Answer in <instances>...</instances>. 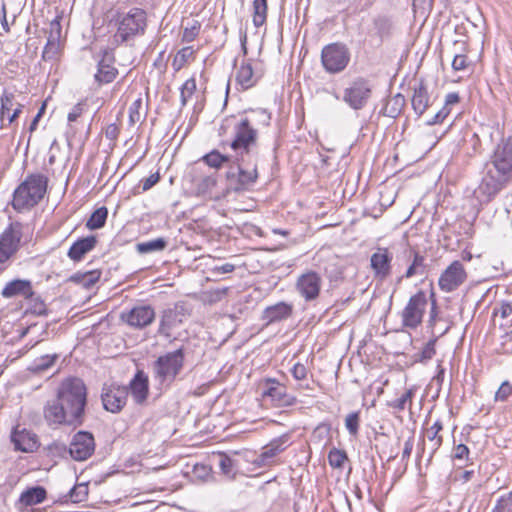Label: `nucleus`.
<instances>
[{"instance_id": "nucleus-62", "label": "nucleus", "mask_w": 512, "mask_h": 512, "mask_svg": "<svg viewBox=\"0 0 512 512\" xmlns=\"http://www.w3.org/2000/svg\"><path fill=\"white\" fill-rule=\"evenodd\" d=\"M234 270L235 265L231 263H225L223 265L213 267L211 271L214 274H227L233 272Z\"/></svg>"}, {"instance_id": "nucleus-17", "label": "nucleus", "mask_w": 512, "mask_h": 512, "mask_svg": "<svg viewBox=\"0 0 512 512\" xmlns=\"http://www.w3.org/2000/svg\"><path fill=\"white\" fill-rule=\"evenodd\" d=\"M115 25H118V32H144L147 28V14L143 9L132 8L117 19Z\"/></svg>"}, {"instance_id": "nucleus-56", "label": "nucleus", "mask_w": 512, "mask_h": 512, "mask_svg": "<svg viewBox=\"0 0 512 512\" xmlns=\"http://www.w3.org/2000/svg\"><path fill=\"white\" fill-rule=\"evenodd\" d=\"M512 314V305L508 302H502L498 307L494 309V315H500L501 318L505 319Z\"/></svg>"}, {"instance_id": "nucleus-25", "label": "nucleus", "mask_w": 512, "mask_h": 512, "mask_svg": "<svg viewBox=\"0 0 512 512\" xmlns=\"http://www.w3.org/2000/svg\"><path fill=\"white\" fill-rule=\"evenodd\" d=\"M11 440L15 448L22 452H33L38 447L37 437L25 429L21 431H14Z\"/></svg>"}, {"instance_id": "nucleus-13", "label": "nucleus", "mask_w": 512, "mask_h": 512, "mask_svg": "<svg viewBox=\"0 0 512 512\" xmlns=\"http://www.w3.org/2000/svg\"><path fill=\"white\" fill-rule=\"evenodd\" d=\"M129 390L125 386L120 385H104L102 389V403L103 407L111 412H120L126 404Z\"/></svg>"}, {"instance_id": "nucleus-39", "label": "nucleus", "mask_w": 512, "mask_h": 512, "mask_svg": "<svg viewBox=\"0 0 512 512\" xmlns=\"http://www.w3.org/2000/svg\"><path fill=\"white\" fill-rule=\"evenodd\" d=\"M447 330H448V327L443 329L441 332H439L438 335L434 336L432 339H430L426 343V345L424 346V348L422 349L421 354H420L421 362H426L433 358V356L436 353L435 346H436L437 339H438V337L444 335L447 332Z\"/></svg>"}, {"instance_id": "nucleus-19", "label": "nucleus", "mask_w": 512, "mask_h": 512, "mask_svg": "<svg viewBox=\"0 0 512 512\" xmlns=\"http://www.w3.org/2000/svg\"><path fill=\"white\" fill-rule=\"evenodd\" d=\"M122 318L128 325L135 328H144L151 324L155 318V311L149 305H140L132 308Z\"/></svg>"}, {"instance_id": "nucleus-44", "label": "nucleus", "mask_w": 512, "mask_h": 512, "mask_svg": "<svg viewBox=\"0 0 512 512\" xmlns=\"http://www.w3.org/2000/svg\"><path fill=\"white\" fill-rule=\"evenodd\" d=\"M424 257L416 253L412 264L408 267L405 277L411 278L415 275L423 274Z\"/></svg>"}, {"instance_id": "nucleus-57", "label": "nucleus", "mask_w": 512, "mask_h": 512, "mask_svg": "<svg viewBox=\"0 0 512 512\" xmlns=\"http://www.w3.org/2000/svg\"><path fill=\"white\" fill-rule=\"evenodd\" d=\"M85 104L82 102L77 103L71 111L68 113V121L74 122L76 121L84 112Z\"/></svg>"}, {"instance_id": "nucleus-6", "label": "nucleus", "mask_w": 512, "mask_h": 512, "mask_svg": "<svg viewBox=\"0 0 512 512\" xmlns=\"http://www.w3.org/2000/svg\"><path fill=\"white\" fill-rule=\"evenodd\" d=\"M372 96V84L364 77L355 78L343 91L342 100L351 109L362 110Z\"/></svg>"}, {"instance_id": "nucleus-10", "label": "nucleus", "mask_w": 512, "mask_h": 512, "mask_svg": "<svg viewBox=\"0 0 512 512\" xmlns=\"http://www.w3.org/2000/svg\"><path fill=\"white\" fill-rule=\"evenodd\" d=\"M289 445L290 437L288 434L273 439L263 447L262 452L252 461L253 465L257 468L272 466L276 462V457L285 451Z\"/></svg>"}, {"instance_id": "nucleus-12", "label": "nucleus", "mask_w": 512, "mask_h": 512, "mask_svg": "<svg viewBox=\"0 0 512 512\" xmlns=\"http://www.w3.org/2000/svg\"><path fill=\"white\" fill-rule=\"evenodd\" d=\"M467 279V272L463 264L455 260L440 275L439 288L446 293L455 291Z\"/></svg>"}, {"instance_id": "nucleus-43", "label": "nucleus", "mask_w": 512, "mask_h": 512, "mask_svg": "<svg viewBox=\"0 0 512 512\" xmlns=\"http://www.w3.org/2000/svg\"><path fill=\"white\" fill-rule=\"evenodd\" d=\"M346 460L347 454L343 450L333 448L328 454L329 464L333 468H342Z\"/></svg>"}, {"instance_id": "nucleus-23", "label": "nucleus", "mask_w": 512, "mask_h": 512, "mask_svg": "<svg viewBox=\"0 0 512 512\" xmlns=\"http://www.w3.org/2000/svg\"><path fill=\"white\" fill-rule=\"evenodd\" d=\"M260 77L261 74L249 62H242L235 74L238 85L244 90L253 87Z\"/></svg>"}, {"instance_id": "nucleus-61", "label": "nucleus", "mask_w": 512, "mask_h": 512, "mask_svg": "<svg viewBox=\"0 0 512 512\" xmlns=\"http://www.w3.org/2000/svg\"><path fill=\"white\" fill-rule=\"evenodd\" d=\"M512 499H508V494L506 496H502L497 500L495 507L491 512H505L508 508V504Z\"/></svg>"}, {"instance_id": "nucleus-15", "label": "nucleus", "mask_w": 512, "mask_h": 512, "mask_svg": "<svg viewBox=\"0 0 512 512\" xmlns=\"http://www.w3.org/2000/svg\"><path fill=\"white\" fill-rule=\"evenodd\" d=\"M95 450L93 435L87 431H78L72 438L69 445V453L76 461L88 459Z\"/></svg>"}, {"instance_id": "nucleus-35", "label": "nucleus", "mask_w": 512, "mask_h": 512, "mask_svg": "<svg viewBox=\"0 0 512 512\" xmlns=\"http://www.w3.org/2000/svg\"><path fill=\"white\" fill-rule=\"evenodd\" d=\"M167 246V242L163 238H156L136 245V250L140 254H147L157 251H163Z\"/></svg>"}, {"instance_id": "nucleus-36", "label": "nucleus", "mask_w": 512, "mask_h": 512, "mask_svg": "<svg viewBox=\"0 0 512 512\" xmlns=\"http://www.w3.org/2000/svg\"><path fill=\"white\" fill-rule=\"evenodd\" d=\"M108 216V210L106 207H100L96 209L90 218L86 222V227L90 230H96L105 225Z\"/></svg>"}, {"instance_id": "nucleus-49", "label": "nucleus", "mask_w": 512, "mask_h": 512, "mask_svg": "<svg viewBox=\"0 0 512 512\" xmlns=\"http://www.w3.org/2000/svg\"><path fill=\"white\" fill-rule=\"evenodd\" d=\"M434 0H413V10L420 16L428 15L433 8Z\"/></svg>"}, {"instance_id": "nucleus-5", "label": "nucleus", "mask_w": 512, "mask_h": 512, "mask_svg": "<svg viewBox=\"0 0 512 512\" xmlns=\"http://www.w3.org/2000/svg\"><path fill=\"white\" fill-rule=\"evenodd\" d=\"M185 353L183 348L159 356L152 365V377L158 388H168L183 369Z\"/></svg>"}, {"instance_id": "nucleus-48", "label": "nucleus", "mask_w": 512, "mask_h": 512, "mask_svg": "<svg viewBox=\"0 0 512 512\" xmlns=\"http://www.w3.org/2000/svg\"><path fill=\"white\" fill-rule=\"evenodd\" d=\"M512 395V384L509 381L501 383L498 390L495 392V402H505Z\"/></svg>"}, {"instance_id": "nucleus-28", "label": "nucleus", "mask_w": 512, "mask_h": 512, "mask_svg": "<svg viewBox=\"0 0 512 512\" xmlns=\"http://www.w3.org/2000/svg\"><path fill=\"white\" fill-rule=\"evenodd\" d=\"M66 41V34H49L46 45L44 47L42 58L44 60L56 59L64 46Z\"/></svg>"}, {"instance_id": "nucleus-33", "label": "nucleus", "mask_w": 512, "mask_h": 512, "mask_svg": "<svg viewBox=\"0 0 512 512\" xmlns=\"http://www.w3.org/2000/svg\"><path fill=\"white\" fill-rule=\"evenodd\" d=\"M443 429L442 422L440 420H436L426 431V437L430 444V458L434 455V453L441 447L443 438L439 434Z\"/></svg>"}, {"instance_id": "nucleus-41", "label": "nucleus", "mask_w": 512, "mask_h": 512, "mask_svg": "<svg viewBox=\"0 0 512 512\" xmlns=\"http://www.w3.org/2000/svg\"><path fill=\"white\" fill-rule=\"evenodd\" d=\"M474 26L468 19L462 21V19L458 16H454L447 22L446 30L447 32H469L470 28Z\"/></svg>"}, {"instance_id": "nucleus-7", "label": "nucleus", "mask_w": 512, "mask_h": 512, "mask_svg": "<svg viewBox=\"0 0 512 512\" xmlns=\"http://www.w3.org/2000/svg\"><path fill=\"white\" fill-rule=\"evenodd\" d=\"M427 305L428 299L424 291L420 290L412 295L401 312L402 326L412 330L418 328L422 323Z\"/></svg>"}, {"instance_id": "nucleus-52", "label": "nucleus", "mask_w": 512, "mask_h": 512, "mask_svg": "<svg viewBox=\"0 0 512 512\" xmlns=\"http://www.w3.org/2000/svg\"><path fill=\"white\" fill-rule=\"evenodd\" d=\"M291 374L295 380L302 381L306 379L308 369L303 363L297 362L291 368Z\"/></svg>"}, {"instance_id": "nucleus-11", "label": "nucleus", "mask_w": 512, "mask_h": 512, "mask_svg": "<svg viewBox=\"0 0 512 512\" xmlns=\"http://www.w3.org/2000/svg\"><path fill=\"white\" fill-rule=\"evenodd\" d=\"M24 226L20 222L11 223L0 237V263L8 260L18 249Z\"/></svg>"}, {"instance_id": "nucleus-14", "label": "nucleus", "mask_w": 512, "mask_h": 512, "mask_svg": "<svg viewBox=\"0 0 512 512\" xmlns=\"http://www.w3.org/2000/svg\"><path fill=\"white\" fill-rule=\"evenodd\" d=\"M295 286L297 292L305 301H314L320 294L322 279L317 272L307 271L297 278Z\"/></svg>"}, {"instance_id": "nucleus-45", "label": "nucleus", "mask_w": 512, "mask_h": 512, "mask_svg": "<svg viewBox=\"0 0 512 512\" xmlns=\"http://www.w3.org/2000/svg\"><path fill=\"white\" fill-rule=\"evenodd\" d=\"M88 495V486L87 484L81 483L75 485L69 493L70 500L74 503L81 502L86 499Z\"/></svg>"}, {"instance_id": "nucleus-31", "label": "nucleus", "mask_w": 512, "mask_h": 512, "mask_svg": "<svg viewBox=\"0 0 512 512\" xmlns=\"http://www.w3.org/2000/svg\"><path fill=\"white\" fill-rule=\"evenodd\" d=\"M405 106V97L398 93L389 99H387L385 105L382 108V112L385 116L390 118H396L399 116Z\"/></svg>"}, {"instance_id": "nucleus-47", "label": "nucleus", "mask_w": 512, "mask_h": 512, "mask_svg": "<svg viewBox=\"0 0 512 512\" xmlns=\"http://www.w3.org/2000/svg\"><path fill=\"white\" fill-rule=\"evenodd\" d=\"M219 467L223 474L227 476H234L235 474V463L232 458L222 453L220 454Z\"/></svg>"}, {"instance_id": "nucleus-38", "label": "nucleus", "mask_w": 512, "mask_h": 512, "mask_svg": "<svg viewBox=\"0 0 512 512\" xmlns=\"http://www.w3.org/2000/svg\"><path fill=\"white\" fill-rule=\"evenodd\" d=\"M202 161L209 167L218 169L220 168L225 162L229 161V157L226 155L221 154L217 150H212L211 152L207 153L202 157Z\"/></svg>"}, {"instance_id": "nucleus-54", "label": "nucleus", "mask_w": 512, "mask_h": 512, "mask_svg": "<svg viewBox=\"0 0 512 512\" xmlns=\"http://www.w3.org/2000/svg\"><path fill=\"white\" fill-rule=\"evenodd\" d=\"M469 454V448L464 444H458L457 446L454 447L453 458L455 460L468 461Z\"/></svg>"}, {"instance_id": "nucleus-30", "label": "nucleus", "mask_w": 512, "mask_h": 512, "mask_svg": "<svg viewBox=\"0 0 512 512\" xmlns=\"http://www.w3.org/2000/svg\"><path fill=\"white\" fill-rule=\"evenodd\" d=\"M217 184V174L214 172L209 175H201L199 178L194 179V186L198 195H212V192Z\"/></svg>"}, {"instance_id": "nucleus-22", "label": "nucleus", "mask_w": 512, "mask_h": 512, "mask_svg": "<svg viewBox=\"0 0 512 512\" xmlns=\"http://www.w3.org/2000/svg\"><path fill=\"white\" fill-rule=\"evenodd\" d=\"M293 306L286 302H278L274 305L268 306L262 312L261 319L265 323L271 324L274 322H280L289 318L292 314Z\"/></svg>"}, {"instance_id": "nucleus-58", "label": "nucleus", "mask_w": 512, "mask_h": 512, "mask_svg": "<svg viewBox=\"0 0 512 512\" xmlns=\"http://www.w3.org/2000/svg\"><path fill=\"white\" fill-rule=\"evenodd\" d=\"M227 292H228V288L227 287L217 288V289L211 290V291L208 292L209 301L210 302L221 301L226 296Z\"/></svg>"}, {"instance_id": "nucleus-50", "label": "nucleus", "mask_w": 512, "mask_h": 512, "mask_svg": "<svg viewBox=\"0 0 512 512\" xmlns=\"http://www.w3.org/2000/svg\"><path fill=\"white\" fill-rule=\"evenodd\" d=\"M142 98H137L129 107V122L131 125L139 122L142 118L140 109L142 108Z\"/></svg>"}, {"instance_id": "nucleus-59", "label": "nucleus", "mask_w": 512, "mask_h": 512, "mask_svg": "<svg viewBox=\"0 0 512 512\" xmlns=\"http://www.w3.org/2000/svg\"><path fill=\"white\" fill-rule=\"evenodd\" d=\"M501 351L503 353H512V333H505L501 337Z\"/></svg>"}, {"instance_id": "nucleus-16", "label": "nucleus", "mask_w": 512, "mask_h": 512, "mask_svg": "<svg viewBox=\"0 0 512 512\" xmlns=\"http://www.w3.org/2000/svg\"><path fill=\"white\" fill-rule=\"evenodd\" d=\"M114 61L115 58L112 47L101 49L97 72L94 75L95 81L98 84H108L116 78L118 71L113 65Z\"/></svg>"}, {"instance_id": "nucleus-8", "label": "nucleus", "mask_w": 512, "mask_h": 512, "mask_svg": "<svg viewBox=\"0 0 512 512\" xmlns=\"http://www.w3.org/2000/svg\"><path fill=\"white\" fill-rule=\"evenodd\" d=\"M321 60L325 70L335 74L347 67L350 54L346 46L330 44L322 50Z\"/></svg>"}, {"instance_id": "nucleus-2", "label": "nucleus", "mask_w": 512, "mask_h": 512, "mask_svg": "<svg viewBox=\"0 0 512 512\" xmlns=\"http://www.w3.org/2000/svg\"><path fill=\"white\" fill-rule=\"evenodd\" d=\"M512 177V136L495 147L487 171L474 195L479 203H488Z\"/></svg>"}, {"instance_id": "nucleus-64", "label": "nucleus", "mask_w": 512, "mask_h": 512, "mask_svg": "<svg viewBox=\"0 0 512 512\" xmlns=\"http://www.w3.org/2000/svg\"><path fill=\"white\" fill-rule=\"evenodd\" d=\"M460 101L459 94L457 92H450L445 96L444 104L446 106L452 107L455 104H458Z\"/></svg>"}, {"instance_id": "nucleus-34", "label": "nucleus", "mask_w": 512, "mask_h": 512, "mask_svg": "<svg viewBox=\"0 0 512 512\" xmlns=\"http://www.w3.org/2000/svg\"><path fill=\"white\" fill-rule=\"evenodd\" d=\"M45 498V489L43 487L38 486L24 491L20 496V501L26 506H31L43 502Z\"/></svg>"}, {"instance_id": "nucleus-9", "label": "nucleus", "mask_w": 512, "mask_h": 512, "mask_svg": "<svg viewBox=\"0 0 512 512\" xmlns=\"http://www.w3.org/2000/svg\"><path fill=\"white\" fill-rule=\"evenodd\" d=\"M262 397L274 407H289L297 402L295 396L287 393V389L283 384L272 378H268L263 382Z\"/></svg>"}, {"instance_id": "nucleus-53", "label": "nucleus", "mask_w": 512, "mask_h": 512, "mask_svg": "<svg viewBox=\"0 0 512 512\" xmlns=\"http://www.w3.org/2000/svg\"><path fill=\"white\" fill-rule=\"evenodd\" d=\"M439 320L440 319L438 318L437 303L435 299H432L431 308L429 312L428 328L432 330L433 334H435V327Z\"/></svg>"}, {"instance_id": "nucleus-3", "label": "nucleus", "mask_w": 512, "mask_h": 512, "mask_svg": "<svg viewBox=\"0 0 512 512\" xmlns=\"http://www.w3.org/2000/svg\"><path fill=\"white\" fill-rule=\"evenodd\" d=\"M259 118L264 125H268L270 115L265 110L253 112L250 116L243 117L233 125L234 139L230 143L231 149L240 155L248 153L251 147L256 143L257 130L255 128L256 120Z\"/></svg>"}, {"instance_id": "nucleus-27", "label": "nucleus", "mask_w": 512, "mask_h": 512, "mask_svg": "<svg viewBox=\"0 0 512 512\" xmlns=\"http://www.w3.org/2000/svg\"><path fill=\"white\" fill-rule=\"evenodd\" d=\"M411 102L412 108L418 116H421L429 107L430 96L423 81H421L419 85L414 88Z\"/></svg>"}, {"instance_id": "nucleus-42", "label": "nucleus", "mask_w": 512, "mask_h": 512, "mask_svg": "<svg viewBox=\"0 0 512 512\" xmlns=\"http://www.w3.org/2000/svg\"><path fill=\"white\" fill-rule=\"evenodd\" d=\"M196 91V81L194 78L187 79L180 89V100L182 106H185Z\"/></svg>"}, {"instance_id": "nucleus-37", "label": "nucleus", "mask_w": 512, "mask_h": 512, "mask_svg": "<svg viewBox=\"0 0 512 512\" xmlns=\"http://www.w3.org/2000/svg\"><path fill=\"white\" fill-rule=\"evenodd\" d=\"M253 23L256 27L262 26L266 21L267 0L253 1Z\"/></svg>"}, {"instance_id": "nucleus-46", "label": "nucleus", "mask_w": 512, "mask_h": 512, "mask_svg": "<svg viewBox=\"0 0 512 512\" xmlns=\"http://www.w3.org/2000/svg\"><path fill=\"white\" fill-rule=\"evenodd\" d=\"M359 413L351 412L345 418V427L348 430L349 434L352 436H356L359 431Z\"/></svg>"}, {"instance_id": "nucleus-18", "label": "nucleus", "mask_w": 512, "mask_h": 512, "mask_svg": "<svg viewBox=\"0 0 512 512\" xmlns=\"http://www.w3.org/2000/svg\"><path fill=\"white\" fill-rule=\"evenodd\" d=\"M392 259V253L388 248H377V250L371 255L370 258V265L374 272L375 278L384 280L391 274Z\"/></svg>"}, {"instance_id": "nucleus-1", "label": "nucleus", "mask_w": 512, "mask_h": 512, "mask_svg": "<svg viewBox=\"0 0 512 512\" xmlns=\"http://www.w3.org/2000/svg\"><path fill=\"white\" fill-rule=\"evenodd\" d=\"M86 403L84 382L79 378H67L59 385L56 398L44 406V419L51 427H79L84 422Z\"/></svg>"}, {"instance_id": "nucleus-32", "label": "nucleus", "mask_w": 512, "mask_h": 512, "mask_svg": "<svg viewBox=\"0 0 512 512\" xmlns=\"http://www.w3.org/2000/svg\"><path fill=\"white\" fill-rule=\"evenodd\" d=\"M238 170V181L237 185L234 187V190H245L254 185L258 178L256 165H254L251 169H243L241 166H239Z\"/></svg>"}, {"instance_id": "nucleus-20", "label": "nucleus", "mask_w": 512, "mask_h": 512, "mask_svg": "<svg viewBox=\"0 0 512 512\" xmlns=\"http://www.w3.org/2000/svg\"><path fill=\"white\" fill-rule=\"evenodd\" d=\"M34 294L32 283L28 279H14L5 284L1 296L5 299L23 297L30 299Z\"/></svg>"}, {"instance_id": "nucleus-29", "label": "nucleus", "mask_w": 512, "mask_h": 512, "mask_svg": "<svg viewBox=\"0 0 512 512\" xmlns=\"http://www.w3.org/2000/svg\"><path fill=\"white\" fill-rule=\"evenodd\" d=\"M416 392H417V387L415 385H413L410 388H408L399 397L388 401L387 405L396 412H402L406 409L411 410L413 398H414Z\"/></svg>"}, {"instance_id": "nucleus-40", "label": "nucleus", "mask_w": 512, "mask_h": 512, "mask_svg": "<svg viewBox=\"0 0 512 512\" xmlns=\"http://www.w3.org/2000/svg\"><path fill=\"white\" fill-rule=\"evenodd\" d=\"M57 359L56 354H46L36 358L31 366V370L35 372H41L50 368L55 360Z\"/></svg>"}, {"instance_id": "nucleus-55", "label": "nucleus", "mask_w": 512, "mask_h": 512, "mask_svg": "<svg viewBox=\"0 0 512 512\" xmlns=\"http://www.w3.org/2000/svg\"><path fill=\"white\" fill-rule=\"evenodd\" d=\"M160 180V175L158 172L151 174L149 177L144 178L141 180L142 185V191H148L151 189L155 184H157Z\"/></svg>"}, {"instance_id": "nucleus-60", "label": "nucleus", "mask_w": 512, "mask_h": 512, "mask_svg": "<svg viewBox=\"0 0 512 512\" xmlns=\"http://www.w3.org/2000/svg\"><path fill=\"white\" fill-rule=\"evenodd\" d=\"M467 66V59L465 55H455L453 61H452V68L455 71H461L464 70Z\"/></svg>"}, {"instance_id": "nucleus-51", "label": "nucleus", "mask_w": 512, "mask_h": 512, "mask_svg": "<svg viewBox=\"0 0 512 512\" xmlns=\"http://www.w3.org/2000/svg\"><path fill=\"white\" fill-rule=\"evenodd\" d=\"M14 106V96L12 94H3L1 96V119L4 120L6 114H8Z\"/></svg>"}, {"instance_id": "nucleus-63", "label": "nucleus", "mask_w": 512, "mask_h": 512, "mask_svg": "<svg viewBox=\"0 0 512 512\" xmlns=\"http://www.w3.org/2000/svg\"><path fill=\"white\" fill-rule=\"evenodd\" d=\"M413 446H414L413 437H409L404 443V448H403V452H402V460L409 459V457L412 453V450H413Z\"/></svg>"}, {"instance_id": "nucleus-21", "label": "nucleus", "mask_w": 512, "mask_h": 512, "mask_svg": "<svg viewBox=\"0 0 512 512\" xmlns=\"http://www.w3.org/2000/svg\"><path fill=\"white\" fill-rule=\"evenodd\" d=\"M129 390L135 403L143 404L149 392V380L144 371L139 370L130 381Z\"/></svg>"}, {"instance_id": "nucleus-24", "label": "nucleus", "mask_w": 512, "mask_h": 512, "mask_svg": "<svg viewBox=\"0 0 512 512\" xmlns=\"http://www.w3.org/2000/svg\"><path fill=\"white\" fill-rule=\"evenodd\" d=\"M97 244V238L90 235L75 241L68 250V257L73 261H80L82 258L92 251Z\"/></svg>"}, {"instance_id": "nucleus-4", "label": "nucleus", "mask_w": 512, "mask_h": 512, "mask_svg": "<svg viewBox=\"0 0 512 512\" xmlns=\"http://www.w3.org/2000/svg\"><path fill=\"white\" fill-rule=\"evenodd\" d=\"M48 178L40 173L28 175L14 190L12 207L17 211L31 209L37 205L47 191Z\"/></svg>"}, {"instance_id": "nucleus-26", "label": "nucleus", "mask_w": 512, "mask_h": 512, "mask_svg": "<svg viewBox=\"0 0 512 512\" xmlns=\"http://www.w3.org/2000/svg\"><path fill=\"white\" fill-rule=\"evenodd\" d=\"M183 314L177 308L166 309L161 317L158 332L165 337L171 336V330L182 323Z\"/></svg>"}]
</instances>
